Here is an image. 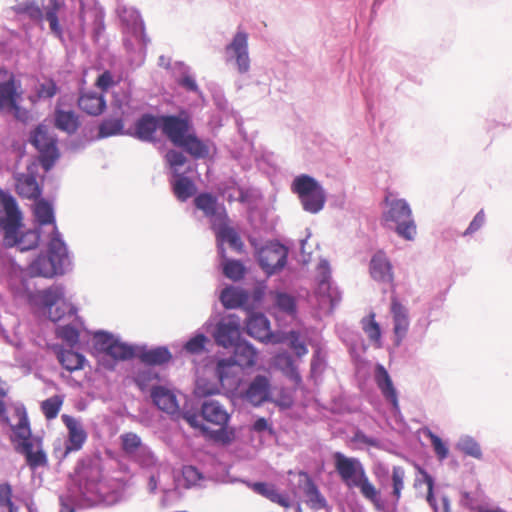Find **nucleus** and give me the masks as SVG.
Instances as JSON below:
<instances>
[{
    "instance_id": "f257e3e1",
    "label": "nucleus",
    "mask_w": 512,
    "mask_h": 512,
    "mask_svg": "<svg viewBox=\"0 0 512 512\" xmlns=\"http://www.w3.org/2000/svg\"><path fill=\"white\" fill-rule=\"evenodd\" d=\"M334 468L342 483L348 489L358 488L361 495L372 503L377 510L383 509L380 491L370 481L364 466L355 457H348L341 452L333 454Z\"/></svg>"
},
{
    "instance_id": "f03ea898",
    "label": "nucleus",
    "mask_w": 512,
    "mask_h": 512,
    "mask_svg": "<svg viewBox=\"0 0 512 512\" xmlns=\"http://www.w3.org/2000/svg\"><path fill=\"white\" fill-rule=\"evenodd\" d=\"M0 205L4 210V216L0 218V227L4 231L5 245L17 246L20 251L36 248L40 240L38 231L29 230L18 235L22 216L15 198L2 191L0 192Z\"/></svg>"
},
{
    "instance_id": "7ed1b4c3",
    "label": "nucleus",
    "mask_w": 512,
    "mask_h": 512,
    "mask_svg": "<svg viewBox=\"0 0 512 512\" xmlns=\"http://www.w3.org/2000/svg\"><path fill=\"white\" fill-rule=\"evenodd\" d=\"M160 130L173 145L183 148L192 157L200 159L208 156V146L190 133L191 122L187 115L160 116Z\"/></svg>"
},
{
    "instance_id": "20e7f679",
    "label": "nucleus",
    "mask_w": 512,
    "mask_h": 512,
    "mask_svg": "<svg viewBox=\"0 0 512 512\" xmlns=\"http://www.w3.org/2000/svg\"><path fill=\"white\" fill-rule=\"evenodd\" d=\"M47 255H39L28 266V273L32 277L52 278L63 274L66 265L69 264V257L65 243L60 233L55 230L47 245Z\"/></svg>"
},
{
    "instance_id": "39448f33",
    "label": "nucleus",
    "mask_w": 512,
    "mask_h": 512,
    "mask_svg": "<svg viewBox=\"0 0 512 512\" xmlns=\"http://www.w3.org/2000/svg\"><path fill=\"white\" fill-rule=\"evenodd\" d=\"M392 196L391 192H386L384 201L388 209L383 213V219L396 224L395 230L400 237L413 240L417 229L412 218L411 208L404 199H392Z\"/></svg>"
},
{
    "instance_id": "423d86ee",
    "label": "nucleus",
    "mask_w": 512,
    "mask_h": 512,
    "mask_svg": "<svg viewBox=\"0 0 512 512\" xmlns=\"http://www.w3.org/2000/svg\"><path fill=\"white\" fill-rule=\"evenodd\" d=\"M62 7L63 3L59 0H49V5L45 8V12H43L41 7L35 1L27 0L17 4L14 7V10L18 14L27 15L34 21H42L43 19H46L49 23L51 33L62 41L64 36L59 17Z\"/></svg>"
},
{
    "instance_id": "0eeeda50",
    "label": "nucleus",
    "mask_w": 512,
    "mask_h": 512,
    "mask_svg": "<svg viewBox=\"0 0 512 512\" xmlns=\"http://www.w3.org/2000/svg\"><path fill=\"white\" fill-rule=\"evenodd\" d=\"M291 188L298 195L305 211L315 214L323 209L326 195L322 186L313 177L307 174L297 176Z\"/></svg>"
},
{
    "instance_id": "6e6552de",
    "label": "nucleus",
    "mask_w": 512,
    "mask_h": 512,
    "mask_svg": "<svg viewBox=\"0 0 512 512\" xmlns=\"http://www.w3.org/2000/svg\"><path fill=\"white\" fill-rule=\"evenodd\" d=\"M31 143L39 151V161L45 171H49L59 157L56 139L44 126H38L31 136Z\"/></svg>"
},
{
    "instance_id": "1a4fd4ad",
    "label": "nucleus",
    "mask_w": 512,
    "mask_h": 512,
    "mask_svg": "<svg viewBox=\"0 0 512 512\" xmlns=\"http://www.w3.org/2000/svg\"><path fill=\"white\" fill-rule=\"evenodd\" d=\"M95 343L98 349L117 361H125L136 356L135 348L116 339L106 332L95 334Z\"/></svg>"
},
{
    "instance_id": "9d476101",
    "label": "nucleus",
    "mask_w": 512,
    "mask_h": 512,
    "mask_svg": "<svg viewBox=\"0 0 512 512\" xmlns=\"http://www.w3.org/2000/svg\"><path fill=\"white\" fill-rule=\"evenodd\" d=\"M21 84L12 72L0 68V112L15 108L22 98Z\"/></svg>"
},
{
    "instance_id": "9b49d317",
    "label": "nucleus",
    "mask_w": 512,
    "mask_h": 512,
    "mask_svg": "<svg viewBox=\"0 0 512 512\" xmlns=\"http://www.w3.org/2000/svg\"><path fill=\"white\" fill-rule=\"evenodd\" d=\"M288 250L280 243H271L261 248L258 261L262 269L272 275L281 270L287 262Z\"/></svg>"
},
{
    "instance_id": "f8f14e48",
    "label": "nucleus",
    "mask_w": 512,
    "mask_h": 512,
    "mask_svg": "<svg viewBox=\"0 0 512 512\" xmlns=\"http://www.w3.org/2000/svg\"><path fill=\"white\" fill-rule=\"evenodd\" d=\"M228 61L235 60L240 73L249 70L250 60L248 55V35L245 32H237L232 42L226 46Z\"/></svg>"
},
{
    "instance_id": "ddd939ff",
    "label": "nucleus",
    "mask_w": 512,
    "mask_h": 512,
    "mask_svg": "<svg viewBox=\"0 0 512 512\" xmlns=\"http://www.w3.org/2000/svg\"><path fill=\"white\" fill-rule=\"evenodd\" d=\"M271 382L267 376L257 375L242 393V398L251 405L258 407L270 400Z\"/></svg>"
},
{
    "instance_id": "4468645a",
    "label": "nucleus",
    "mask_w": 512,
    "mask_h": 512,
    "mask_svg": "<svg viewBox=\"0 0 512 512\" xmlns=\"http://www.w3.org/2000/svg\"><path fill=\"white\" fill-rule=\"evenodd\" d=\"M194 205L201 210L203 214L211 220V224L226 219V209L223 205L218 204L217 197L211 193H200L194 198Z\"/></svg>"
},
{
    "instance_id": "2eb2a0df",
    "label": "nucleus",
    "mask_w": 512,
    "mask_h": 512,
    "mask_svg": "<svg viewBox=\"0 0 512 512\" xmlns=\"http://www.w3.org/2000/svg\"><path fill=\"white\" fill-rule=\"evenodd\" d=\"M62 422L68 430V443L65 447L64 456L72 451H78L82 448L87 439V433L79 420L68 414L61 416Z\"/></svg>"
},
{
    "instance_id": "dca6fc26",
    "label": "nucleus",
    "mask_w": 512,
    "mask_h": 512,
    "mask_svg": "<svg viewBox=\"0 0 512 512\" xmlns=\"http://www.w3.org/2000/svg\"><path fill=\"white\" fill-rule=\"evenodd\" d=\"M15 189L22 198L38 199L42 193V188L37 181L36 171L28 167L25 173L18 174L15 177Z\"/></svg>"
},
{
    "instance_id": "f3484780",
    "label": "nucleus",
    "mask_w": 512,
    "mask_h": 512,
    "mask_svg": "<svg viewBox=\"0 0 512 512\" xmlns=\"http://www.w3.org/2000/svg\"><path fill=\"white\" fill-rule=\"evenodd\" d=\"M78 108L90 116H99L106 109V100L103 93L91 90H80L77 99Z\"/></svg>"
},
{
    "instance_id": "a211bd4d",
    "label": "nucleus",
    "mask_w": 512,
    "mask_h": 512,
    "mask_svg": "<svg viewBox=\"0 0 512 512\" xmlns=\"http://www.w3.org/2000/svg\"><path fill=\"white\" fill-rule=\"evenodd\" d=\"M393 318V331L396 338V344L399 345L406 336L409 329V317L407 309L400 303L397 296H391V308Z\"/></svg>"
},
{
    "instance_id": "6ab92c4d",
    "label": "nucleus",
    "mask_w": 512,
    "mask_h": 512,
    "mask_svg": "<svg viewBox=\"0 0 512 512\" xmlns=\"http://www.w3.org/2000/svg\"><path fill=\"white\" fill-rule=\"evenodd\" d=\"M370 274L373 279L392 284V294L395 293V285L393 283L394 276L392 272V265L385 253L378 251L374 254L370 261Z\"/></svg>"
},
{
    "instance_id": "aec40b11",
    "label": "nucleus",
    "mask_w": 512,
    "mask_h": 512,
    "mask_svg": "<svg viewBox=\"0 0 512 512\" xmlns=\"http://www.w3.org/2000/svg\"><path fill=\"white\" fill-rule=\"evenodd\" d=\"M240 337L239 323L228 320L221 321L217 324L214 339L215 342L224 348H230L238 343Z\"/></svg>"
},
{
    "instance_id": "412c9836",
    "label": "nucleus",
    "mask_w": 512,
    "mask_h": 512,
    "mask_svg": "<svg viewBox=\"0 0 512 512\" xmlns=\"http://www.w3.org/2000/svg\"><path fill=\"white\" fill-rule=\"evenodd\" d=\"M246 332L260 341H270L271 331L268 319L262 313H251L246 322Z\"/></svg>"
},
{
    "instance_id": "4be33fe9",
    "label": "nucleus",
    "mask_w": 512,
    "mask_h": 512,
    "mask_svg": "<svg viewBox=\"0 0 512 512\" xmlns=\"http://www.w3.org/2000/svg\"><path fill=\"white\" fill-rule=\"evenodd\" d=\"M249 293L239 287H226L220 294V301L227 309L244 308L249 309Z\"/></svg>"
},
{
    "instance_id": "5701e85b",
    "label": "nucleus",
    "mask_w": 512,
    "mask_h": 512,
    "mask_svg": "<svg viewBox=\"0 0 512 512\" xmlns=\"http://www.w3.org/2000/svg\"><path fill=\"white\" fill-rule=\"evenodd\" d=\"M153 403L162 411L174 414L178 411L176 395L166 387L154 386L151 389Z\"/></svg>"
},
{
    "instance_id": "b1692460",
    "label": "nucleus",
    "mask_w": 512,
    "mask_h": 512,
    "mask_svg": "<svg viewBox=\"0 0 512 512\" xmlns=\"http://www.w3.org/2000/svg\"><path fill=\"white\" fill-rule=\"evenodd\" d=\"M375 380L382 395L387 401L391 403L394 411H399V402L396 389L387 370L382 365H378L376 368Z\"/></svg>"
},
{
    "instance_id": "393cba45",
    "label": "nucleus",
    "mask_w": 512,
    "mask_h": 512,
    "mask_svg": "<svg viewBox=\"0 0 512 512\" xmlns=\"http://www.w3.org/2000/svg\"><path fill=\"white\" fill-rule=\"evenodd\" d=\"M15 415L18 418V423L16 425H10L13 431V435L10 438L11 442L14 443V446L33 443L31 440V430L25 409L16 408Z\"/></svg>"
},
{
    "instance_id": "a878e982",
    "label": "nucleus",
    "mask_w": 512,
    "mask_h": 512,
    "mask_svg": "<svg viewBox=\"0 0 512 512\" xmlns=\"http://www.w3.org/2000/svg\"><path fill=\"white\" fill-rule=\"evenodd\" d=\"M157 129H160V116L144 114L135 124L136 136L143 141H154Z\"/></svg>"
},
{
    "instance_id": "bb28decb",
    "label": "nucleus",
    "mask_w": 512,
    "mask_h": 512,
    "mask_svg": "<svg viewBox=\"0 0 512 512\" xmlns=\"http://www.w3.org/2000/svg\"><path fill=\"white\" fill-rule=\"evenodd\" d=\"M201 416L207 421L220 427L229 420L227 411L217 401L209 400L202 404Z\"/></svg>"
},
{
    "instance_id": "cd10ccee",
    "label": "nucleus",
    "mask_w": 512,
    "mask_h": 512,
    "mask_svg": "<svg viewBox=\"0 0 512 512\" xmlns=\"http://www.w3.org/2000/svg\"><path fill=\"white\" fill-rule=\"evenodd\" d=\"M235 365L241 368H251L255 366L258 359L257 350L248 342H238L234 346V357L232 358Z\"/></svg>"
},
{
    "instance_id": "c85d7f7f",
    "label": "nucleus",
    "mask_w": 512,
    "mask_h": 512,
    "mask_svg": "<svg viewBox=\"0 0 512 512\" xmlns=\"http://www.w3.org/2000/svg\"><path fill=\"white\" fill-rule=\"evenodd\" d=\"M54 125L57 129L64 131L68 134L75 133L79 126V116L73 110H63L56 108L54 112Z\"/></svg>"
},
{
    "instance_id": "c756f323",
    "label": "nucleus",
    "mask_w": 512,
    "mask_h": 512,
    "mask_svg": "<svg viewBox=\"0 0 512 512\" xmlns=\"http://www.w3.org/2000/svg\"><path fill=\"white\" fill-rule=\"evenodd\" d=\"M249 486L255 493L284 508H289L291 505L289 498L286 495L279 493L274 484L254 482Z\"/></svg>"
},
{
    "instance_id": "7c9ffc66",
    "label": "nucleus",
    "mask_w": 512,
    "mask_h": 512,
    "mask_svg": "<svg viewBox=\"0 0 512 512\" xmlns=\"http://www.w3.org/2000/svg\"><path fill=\"white\" fill-rule=\"evenodd\" d=\"M217 230V235L223 241L229 243V245L236 250H241L243 243L237 231L229 225V217L226 215V219L220 220L212 225Z\"/></svg>"
},
{
    "instance_id": "2f4dec72",
    "label": "nucleus",
    "mask_w": 512,
    "mask_h": 512,
    "mask_svg": "<svg viewBox=\"0 0 512 512\" xmlns=\"http://www.w3.org/2000/svg\"><path fill=\"white\" fill-rule=\"evenodd\" d=\"M139 360L147 365H163L172 359V355L168 348L159 346L149 350H143L136 354Z\"/></svg>"
},
{
    "instance_id": "473e14b6",
    "label": "nucleus",
    "mask_w": 512,
    "mask_h": 512,
    "mask_svg": "<svg viewBox=\"0 0 512 512\" xmlns=\"http://www.w3.org/2000/svg\"><path fill=\"white\" fill-rule=\"evenodd\" d=\"M34 216L39 225H52L51 237L55 235V230H58L55 224L53 208L48 201L44 199L36 201L34 204Z\"/></svg>"
},
{
    "instance_id": "72a5a7b5",
    "label": "nucleus",
    "mask_w": 512,
    "mask_h": 512,
    "mask_svg": "<svg viewBox=\"0 0 512 512\" xmlns=\"http://www.w3.org/2000/svg\"><path fill=\"white\" fill-rule=\"evenodd\" d=\"M174 176L176 177L172 183L174 195L179 201L185 202L196 193V186L189 177L182 176L179 173Z\"/></svg>"
},
{
    "instance_id": "f704fd0d",
    "label": "nucleus",
    "mask_w": 512,
    "mask_h": 512,
    "mask_svg": "<svg viewBox=\"0 0 512 512\" xmlns=\"http://www.w3.org/2000/svg\"><path fill=\"white\" fill-rule=\"evenodd\" d=\"M33 447V443H27L24 445H15V450L26 457L27 464L31 469L45 466L47 464L46 454L41 449L34 452Z\"/></svg>"
},
{
    "instance_id": "c9c22d12",
    "label": "nucleus",
    "mask_w": 512,
    "mask_h": 512,
    "mask_svg": "<svg viewBox=\"0 0 512 512\" xmlns=\"http://www.w3.org/2000/svg\"><path fill=\"white\" fill-rule=\"evenodd\" d=\"M124 129L123 115L114 113L113 117L104 119L99 125L98 137L107 138L122 134Z\"/></svg>"
},
{
    "instance_id": "e433bc0d",
    "label": "nucleus",
    "mask_w": 512,
    "mask_h": 512,
    "mask_svg": "<svg viewBox=\"0 0 512 512\" xmlns=\"http://www.w3.org/2000/svg\"><path fill=\"white\" fill-rule=\"evenodd\" d=\"M57 358L61 365L70 372L82 369L85 362V357L73 350H61Z\"/></svg>"
},
{
    "instance_id": "4c0bfd02",
    "label": "nucleus",
    "mask_w": 512,
    "mask_h": 512,
    "mask_svg": "<svg viewBox=\"0 0 512 512\" xmlns=\"http://www.w3.org/2000/svg\"><path fill=\"white\" fill-rule=\"evenodd\" d=\"M276 364L296 384L301 382V376L291 355L287 353L279 354L276 357Z\"/></svg>"
},
{
    "instance_id": "58836bf2",
    "label": "nucleus",
    "mask_w": 512,
    "mask_h": 512,
    "mask_svg": "<svg viewBox=\"0 0 512 512\" xmlns=\"http://www.w3.org/2000/svg\"><path fill=\"white\" fill-rule=\"evenodd\" d=\"M405 477H406V471L402 466H393L391 471V485H392V492L391 495L394 498L395 502L398 503L401 495L402 490L405 486Z\"/></svg>"
},
{
    "instance_id": "ea45409f",
    "label": "nucleus",
    "mask_w": 512,
    "mask_h": 512,
    "mask_svg": "<svg viewBox=\"0 0 512 512\" xmlns=\"http://www.w3.org/2000/svg\"><path fill=\"white\" fill-rule=\"evenodd\" d=\"M39 298L46 308H52L64 299V290L61 286H51L40 292Z\"/></svg>"
},
{
    "instance_id": "a19ab883",
    "label": "nucleus",
    "mask_w": 512,
    "mask_h": 512,
    "mask_svg": "<svg viewBox=\"0 0 512 512\" xmlns=\"http://www.w3.org/2000/svg\"><path fill=\"white\" fill-rule=\"evenodd\" d=\"M305 494L308 497V503L312 509L319 510L326 507V499L311 479H308Z\"/></svg>"
},
{
    "instance_id": "79ce46f5",
    "label": "nucleus",
    "mask_w": 512,
    "mask_h": 512,
    "mask_svg": "<svg viewBox=\"0 0 512 512\" xmlns=\"http://www.w3.org/2000/svg\"><path fill=\"white\" fill-rule=\"evenodd\" d=\"M64 402V396L54 395L41 404L42 412L47 420H52L57 417Z\"/></svg>"
},
{
    "instance_id": "37998d69",
    "label": "nucleus",
    "mask_w": 512,
    "mask_h": 512,
    "mask_svg": "<svg viewBox=\"0 0 512 512\" xmlns=\"http://www.w3.org/2000/svg\"><path fill=\"white\" fill-rule=\"evenodd\" d=\"M223 274L233 280L239 281L245 275V267L239 260H225L222 263Z\"/></svg>"
},
{
    "instance_id": "c03bdc74",
    "label": "nucleus",
    "mask_w": 512,
    "mask_h": 512,
    "mask_svg": "<svg viewBox=\"0 0 512 512\" xmlns=\"http://www.w3.org/2000/svg\"><path fill=\"white\" fill-rule=\"evenodd\" d=\"M131 95L130 92L126 89H120L118 91H114L112 95L111 107L113 109V113H118L124 115L125 108H128L130 105Z\"/></svg>"
},
{
    "instance_id": "a18cd8bd",
    "label": "nucleus",
    "mask_w": 512,
    "mask_h": 512,
    "mask_svg": "<svg viewBox=\"0 0 512 512\" xmlns=\"http://www.w3.org/2000/svg\"><path fill=\"white\" fill-rule=\"evenodd\" d=\"M275 306L283 313L288 315H295L296 313V303L293 296L284 293L277 292L274 295Z\"/></svg>"
},
{
    "instance_id": "49530a36",
    "label": "nucleus",
    "mask_w": 512,
    "mask_h": 512,
    "mask_svg": "<svg viewBox=\"0 0 512 512\" xmlns=\"http://www.w3.org/2000/svg\"><path fill=\"white\" fill-rule=\"evenodd\" d=\"M76 312V307L63 299L60 304L48 309V316L51 321L58 322L63 319L66 314L73 316Z\"/></svg>"
},
{
    "instance_id": "de8ad7c7",
    "label": "nucleus",
    "mask_w": 512,
    "mask_h": 512,
    "mask_svg": "<svg viewBox=\"0 0 512 512\" xmlns=\"http://www.w3.org/2000/svg\"><path fill=\"white\" fill-rule=\"evenodd\" d=\"M362 328L369 340L379 342L381 338V330L379 324L375 320V314L370 313L368 317L362 320Z\"/></svg>"
},
{
    "instance_id": "09e8293b",
    "label": "nucleus",
    "mask_w": 512,
    "mask_h": 512,
    "mask_svg": "<svg viewBox=\"0 0 512 512\" xmlns=\"http://www.w3.org/2000/svg\"><path fill=\"white\" fill-rule=\"evenodd\" d=\"M287 340L289 341L290 348L295 352L297 357H302L308 353V349L304 342L300 341V334L297 331H290L281 341ZM277 340L276 342H279Z\"/></svg>"
},
{
    "instance_id": "8fccbe9b",
    "label": "nucleus",
    "mask_w": 512,
    "mask_h": 512,
    "mask_svg": "<svg viewBox=\"0 0 512 512\" xmlns=\"http://www.w3.org/2000/svg\"><path fill=\"white\" fill-rule=\"evenodd\" d=\"M57 336L72 348L78 344L80 334L77 328L65 325L57 328Z\"/></svg>"
},
{
    "instance_id": "3c124183",
    "label": "nucleus",
    "mask_w": 512,
    "mask_h": 512,
    "mask_svg": "<svg viewBox=\"0 0 512 512\" xmlns=\"http://www.w3.org/2000/svg\"><path fill=\"white\" fill-rule=\"evenodd\" d=\"M120 439H121L122 450L126 454L135 453L142 445V441H141L140 437L133 432H128V433L121 435Z\"/></svg>"
},
{
    "instance_id": "603ef678",
    "label": "nucleus",
    "mask_w": 512,
    "mask_h": 512,
    "mask_svg": "<svg viewBox=\"0 0 512 512\" xmlns=\"http://www.w3.org/2000/svg\"><path fill=\"white\" fill-rule=\"evenodd\" d=\"M233 359H220L216 366V375L219 381L224 385L225 382L232 376L233 368L235 367Z\"/></svg>"
},
{
    "instance_id": "864d4df0",
    "label": "nucleus",
    "mask_w": 512,
    "mask_h": 512,
    "mask_svg": "<svg viewBox=\"0 0 512 512\" xmlns=\"http://www.w3.org/2000/svg\"><path fill=\"white\" fill-rule=\"evenodd\" d=\"M458 448L464 454L476 459L482 457L480 445L472 438H465L458 443Z\"/></svg>"
},
{
    "instance_id": "5fc2aeb1",
    "label": "nucleus",
    "mask_w": 512,
    "mask_h": 512,
    "mask_svg": "<svg viewBox=\"0 0 512 512\" xmlns=\"http://www.w3.org/2000/svg\"><path fill=\"white\" fill-rule=\"evenodd\" d=\"M208 341L204 334H197L188 340L184 346L185 350L190 354H200Z\"/></svg>"
},
{
    "instance_id": "6e6d98bb",
    "label": "nucleus",
    "mask_w": 512,
    "mask_h": 512,
    "mask_svg": "<svg viewBox=\"0 0 512 512\" xmlns=\"http://www.w3.org/2000/svg\"><path fill=\"white\" fill-rule=\"evenodd\" d=\"M5 506L9 512H17V507L12 502V487L8 483L0 484V507Z\"/></svg>"
},
{
    "instance_id": "4d7b16f0",
    "label": "nucleus",
    "mask_w": 512,
    "mask_h": 512,
    "mask_svg": "<svg viewBox=\"0 0 512 512\" xmlns=\"http://www.w3.org/2000/svg\"><path fill=\"white\" fill-rule=\"evenodd\" d=\"M58 86L55 81L48 79L42 82L37 89V96L41 99H50L58 92Z\"/></svg>"
},
{
    "instance_id": "13d9d810",
    "label": "nucleus",
    "mask_w": 512,
    "mask_h": 512,
    "mask_svg": "<svg viewBox=\"0 0 512 512\" xmlns=\"http://www.w3.org/2000/svg\"><path fill=\"white\" fill-rule=\"evenodd\" d=\"M165 158L169 166L174 170V175L178 173L177 168L183 166L187 161L185 155L182 152L176 150H169L166 153Z\"/></svg>"
},
{
    "instance_id": "bf43d9fd",
    "label": "nucleus",
    "mask_w": 512,
    "mask_h": 512,
    "mask_svg": "<svg viewBox=\"0 0 512 512\" xmlns=\"http://www.w3.org/2000/svg\"><path fill=\"white\" fill-rule=\"evenodd\" d=\"M428 436L430 438L431 445H432V447H433L437 457L440 460H443V459L447 458V456H448V448L446 447V445L442 441V439L439 436H437L436 434L432 433V432H429Z\"/></svg>"
},
{
    "instance_id": "052dcab7",
    "label": "nucleus",
    "mask_w": 512,
    "mask_h": 512,
    "mask_svg": "<svg viewBox=\"0 0 512 512\" xmlns=\"http://www.w3.org/2000/svg\"><path fill=\"white\" fill-rule=\"evenodd\" d=\"M183 478L186 482V487L196 485L201 479V474L194 466H185L182 470Z\"/></svg>"
},
{
    "instance_id": "680f3d73",
    "label": "nucleus",
    "mask_w": 512,
    "mask_h": 512,
    "mask_svg": "<svg viewBox=\"0 0 512 512\" xmlns=\"http://www.w3.org/2000/svg\"><path fill=\"white\" fill-rule=\"evenodd\" d=\"M114 84V79L110 71H104L98 76L95 86L99 88L103 94Z\"/></svg>"
},
{
    "instance_id": "e2e57ef3",
    "label": "nucleus",
    "mask_w": 512,
    "mask_h": 512,
    "mask_svg": "<svg viewBox=\"0 0 512 512\" xmlns=\"http://www.w3.org/2000/svg\"><path fill=\"white\" fill-rule=\"evenodd\" d=\"M212 437L217 442L229 444L234 440L235 435L232 430H227L222 426L220 429L213 432Z\"/></svg>"
},
{
    "instance_id": "0e129e2a",
    "label": "nucleus",
    "mask_w": 512,
    "mask_h": 512,
    "mask_svg": "<svg viewBox=\"0 0 512 512\" xmlns=\"http://www.w3.org/2000/svg\"><path fill=\"white\" fill-rule=\"evenodd\" d=\"M484 223L485 213L483 210H480L469 224L468 228L464 232V235H470L477 232L484 225Z\"/></svg>"
},
{
    "instance_id": "69168bd1",
    "label": "nucleus",
    "mask_w": 512,
    "mask_h": 512,
    "mask_svg": "<svg viewBox=\"0 0 512 512\" xmlns=\"http://www.w3.org/2000/svg\"><path fill=\"white\" fill-rule=\"evenodd\" d=\"M182 418L193 428H200L201 430H205L204 426L201 423V416L195 412L186 411L182 414Z\"/></svg>"
},
{
    "instance_id": "338daca9",
    "label": "nucleus",
    "mask_w": 512,
    "mask_h": 512,
    "mask_svg": "<svg viewBox=\"0 0 512 512\" xmlns=\"http://www.w3.org/2000/svg\"><path fill=\"white\" fill-rule=\"evenodd\" d=\"M2 113H13V116L21 121V122H27L30 118V115H29V112L24 109V108H21L17 103H15V108H11L7 111H1Z\"/></svg>"
},
{
    "instance_id": "774afa93",
    "label": "nucleus",
    "mask_w": 512,
    "mask_h": 512,
    "mask_svg": "<svg viewBox=\"0 0 512 512\" xmlns=\"http://www.w3.org/2000/svg\"><path fill=\"white\" fill-rule=\"evenodd\" d=\"M178 84L183 87L184 89H186L187 91H197L198 90V86L196 84V81L195 79L189 75V74H185L183 75L179 80H178Z\"/></svg>"
}]
</instances>
